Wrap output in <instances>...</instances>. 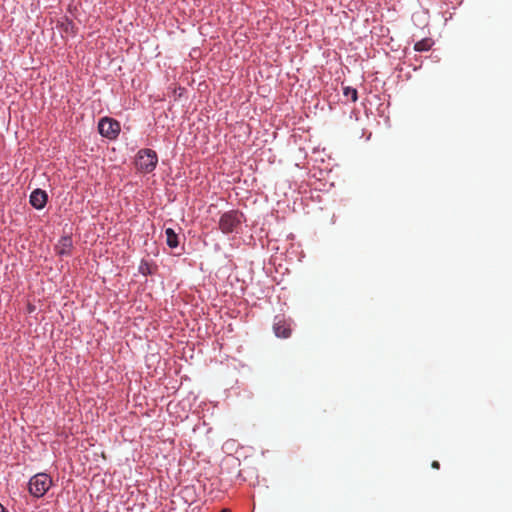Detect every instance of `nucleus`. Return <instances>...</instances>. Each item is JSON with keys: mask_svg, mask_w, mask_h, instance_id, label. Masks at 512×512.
I'll return each mask as SVG.
<instances>
[{"mask_svg": "<svg viewBox=\"0 0 512 512\" xmlns=\"http://www.w3.org/2000/svg\"><path fill=\"white\" fill-rule=\"evenodd\" d=\"M245 221V215L241 211L233 209L224 212L220 216L218 227L223 234H238Z\"/></svg>", "mask_w": 512, "mask_h": 512, "instance_id": "nucleus-1", "label": "nucleus"}, {"mask_svg": "<svg viewBox=\"0 0 512 512\" xmlns=\"http://www.w3.org/2000/svg\"><path fill=\"white\" fill-rule=\"evenodd\" d=\"M134 163L137 171L149 174L155 170L158 164V155L150 148H143L137 152Z\"/></svg>", "mask_w": 512, "mask_h": 512, "instance_id": "nucleus-2", "label": "nucleus"}, {"mask_svg": "<svg viewBox=\"0 0 512 512\" xmlns=\"http://www.w3.org/2000/svg\"><path fill=\"white\" fill-rule=\"evenodd\" d=\"M52 484L51 477L46 473H37L28 482V489L32 496L43 497Z\"/></svg>", "mask_w": 512, "mask_h": 512, "instance_id": "nucleus-3", "label": "nucleus"}, {"mask_svg": "<svg viewBox=\"0 0 512 512\" xmlns=\"http://www.w3.org/2000/svg\"><path fill=\"white\" fill-rule=\"evenodd\" d=\"M98 131L101 136L115 140L120 134L121 126L119 121L113 118L103 117L98 123Z\"/></svg>", "mask_w": 512, "mask_h": 512, "instance_id": "nucleus-4", "label": "nucleus"}, {"mask_svg": "<svg viewBox=\"0 0 512 512\" xmlns=\"http://www.w3.org/2000/svg\"><path fill=\"white\" fill-rule=\"evenodd\" d=\"M273 331L276 337L289 338L292 332L291 320L286 319L283 314L276 315L273 321Z\"/></svg>", "mask_w": 512, "mask_h": 512, "instance_id": "nucleus-5", "label": "nucleus"}, {"mask_svg": "<svg viewBox=\"0 0 512 512\" xmlns=\"http://www.w3.org/2000/svg\"><path fill=\"white\" fill-rule=\"evenodd\" d=\"M48 201V195L46 191L37 188L32 191L29 198V203L31 206L37 210L43 209Z\"/></svg>", "mask_w": 512, "mask_h": 512, "instance_id": "nucleus-6", "label": "nucleus"}, {"mask_svg": "<svg viewBox=\"0 0 512 512\" xmlns=\"http://www.w3.org/2000/svg\"><path fill=\"white\" fill-rule=\"evenodd\" d=\"M73 248V240L71 235H63L55 245V250L60 256H70Z\"/></svg>", "mask_w": 512, "mask_h": 512, "instance_id": "nucleus-7", "label": "nucleus"}, {"mask_svg": "<svg viewBox=\"0 0 512 512\" xmlns=\"http://www.w3.org/2000/svg\"><path fill=\"white\" fill-rule=\"evenodd\" d=\"M58 28L61 32L71 36H75L77 32L76 24L68 17H64L62 21L59 22Z\"/></svg>", "mask_w": 512, "mask_h": 512, "instance_id": "nucleus-8", "label": "nucleus"}, {"mask_svg": "<svg viewBox=\"0 0 512 512\" xmlns=\"http://www.w3.org/2000/svg\"><path fill=\"white\" fill-rule=\"evenodd\" d=\"M158 269V266L153 261H147L142 259L138 267V271L143 276L154 275Z\"/></svg>", "mask_w": 512, "mask_h": 512, "instance_id": "nucleus-9", "label": "nucleus"}, {"mask_svg": "<svg viewBox=\"0 0 512 512\" xmlns=\"http://www.w3.org/2000/svg\"><path fill=\"white\" fill-rule=\"evenodd\" d=\"M165 235H166V244L168 245V247H170L172 249L177 248L179 245V238H178V235L175 233V231L172 228H166Z\"/></svg>", "mask_w": 512, "mask_h": 512, "instance_id": "nucleus-10", "label": "nucleus"}, {"mask_svg": "<svg viewBox=\"0 0 512 512\" xmlns=\"http://www.w3.org/2000/svg\"><path fill=\"white\" fill-rule=\"evenodd\" d=\"M433 45L431 38H424L414 44V50L417 52L428 51Z\"/></svg>", "mask_w": 512, "mask_h": 512, "instance_id": "nucleus-11", "label": "nucleus"}, {"mask_svg": "<svg viewBox=\"0 0 512 512\" xmlns=\"http://www.w3.org/2000/svg\"><path fill=\"white\" fill-rule=\"evenodd\" d=\"M343 94L345 97L350 98L352 102H356L358 99V92L353 87H350V86L343 87Z\"/></svg>", "mask_w": 512, "mask_h": 512, "instance_id": "nucleus-12", "label": "nucleus"}, {"mask_svg": "<svg viewBox=\"0 0 512 512\" xmlns=\"http://www.w3.org/2000/svg\"><path fill=\"white\" fill-rule=\"evenodd\" d=\"M431 467H432L433 469H440V463H439L438 461H433V462L431 463Z\"/></svg>", "mask_w": 512, "mask_h": 512, "instance_id": "nucleus-13", "label": "nucleus"}, {"mask_svg": "<svg viewBox=\"0 0 512 512\" xmlns=\"http://www.w3.org/2000/svg\"><path fill=\"white\" fill-rule=\"evenodd\" d=\"M232 461H233V464H237L238 466L240 465L239 459H232Z\"/></svg>", "mask_w": 512, "mask_h": 512, "instance_id": "nucleus-14", "label": "nucleus"}, {"mask_svg": "<svg viewBox=\"0 0 512 512\" xmlns=\"http://www.w3.org/2000/svg\"><path fill=\"white\" fill-rule=\"evenodd\" d=\"M0 512H6V509L4 508V506L0 503Z\"/></svg>", "mask_w": 512, "mask_h": 512, "instance_id": "nucleus-15", "label": "nucleus"}, {"mask_svg": "<svg viewBox=\"0 0 512 512\" xmlns=\"http://www.w3.org/2000/svg\"><path fill=\"white\" fill-rule=\"evenodd\" d=\"M221 512H230L228 509H223Z\"/></svg>", "mask_w": 512, "mask_h": 512, "instance_id": "nucleus-16", "label": "nucleus"}]
</instances>
